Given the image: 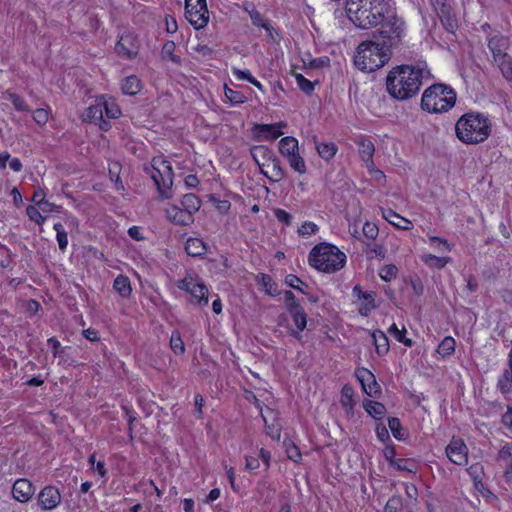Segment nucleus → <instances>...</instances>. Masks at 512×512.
<instances>
[{"mask_svg": "<svg viewBox=\"0 0 512 512\" xmlns=\"http://www.w3.org/2000/svg\"><path fill=\"white\" fill-rule=\"evenodd\" d=\"M396 12L394 0H347L346 13L359 28L376 27Z\"/></svg>", "mask_w": 512, "mask_h": 512, "instance_id": "f257e3e1", "label": "nucleus"}, {"mask_svg": "<svg viewBox=\"0 0 512 512\" xmlns=\"http://www.w3.org/2000/svg\"><path fill=\"white\" fill-rule=\"evenodd\" d=\"M423 73V69L415 66L394 67L386 78L388 93L397 100L412 98L422 86Z\"/></svg>", "mask_w": 512, "mask_h": 512, "instance_id": "f03ea898", "label": "nucleus"}, {"mask_svg": "<svg viewBox=\"0 0 512 512\" xmlns=\"http://www.w3.org/2000/svg\"><path fill=\"white\" fill-rule=\"evenodd\" d=\"M492 131L491 122L487 116L479 112H469L462 115L455 124L457 138L469 145L484 142Z\"/></svg>", "mask_w": 512, "mask_h": 512, "instance_id": "7ed1b4c3", "label": "nucleus"}, {"mask_svg": "<svg viewBox=\"0 0 512 512\" xmlns=\"http://www.w3.org/2000/svg\"><path fill=\"white\" fill-rule=\"evenodd\" d=\"M391 56L378 41H365L358 46L354 63L362 71L373 72L384 66Z\"/></svg>", "mask_w": 512, "mask_h": 512, "instance_id": "20e7f679", "label": "nucleus"}, {"mask_svg": "<svg viewBox=\"0 0 512 512\" xmlns=\"http://www.w3.org/2000/svg\"><path fill=\"white\" fill-rule=\"evenodd\" d=\"M345 262L346 255L332 244L316 245L309 253L310 265L321 272H336L344 266Z\"/></svg>", "mask_w": 512, "mask_h": 512, "instance_id": "39448f33", "label": "nucleus"}, {"mask_svg": "<svg viewBox=\"0 0 512 512\" xmlns=\"http://www.w3.org/2000/svg\"><path fill=\"white\" fill-rule=\"evenodd\" d=\"M456 102V92L445 84H434L428 87L421 99V107L430 113H441L450 110Z\"/></svg>", "mask_w": 512, "mask_h": 512, "instance_id": "423d86ee", "label": "nucleus"}, {"mask_svg": "<svg viewBox=\"0 0 512 512\" xmlns=\"http://www.w3.org/2000/svg\"><path fill=\"white\" fill-rule=\"evenodd\" d=\"M378 41L385 51L397 49L406 36V25L404 20L397 15V11L379 24Z\"/></svg>", "mask_w": 512, "mask_h": 512, "instance_id": "0eeeda50", "label": "nucleus"}, {"mask_svg": "<svg viewBox=\"0 0 512 512\" xmlns=\"http://www.w3.org/2000/svg\"><path fill=\"white\" fill-rule=\"evenodd\" d=\"M510 45V39L503 35H495L488 40V48L492 53L493 62L507 80L512 79V57L508 53Z\"/></svg>", "mask_w": 512, "mask_h": 512, "instance_id": "6e6552de", "label": "nucleus"}, {"mask_svg": "<svg viewBox=\"0 0 512 512\" xmlns=\"http://www.w3.org/2000/svg\"><path fill=\"white\" fill-rule=\"evenodd\" d=\"M185 17L195 29L204 28L209 22L206 0H185Z\"/></svg>", "mask_w": 512, "mask_h": 512, "instance_id": "1a4fd4ad", "label": "nucleus"}, {"mask_svg": "<svg viewBox=\"0 0 512 512\" xmlns=\"http://www.w3.org/2000/svg\"><path fill=\"white\" fill-rule=\"evenodd\" d=\"M177 287L191 295V302L193 304L199 306H206L208 304V288L197 278L187 275L178 282Z\"/></svg>", "mask_w": 512, "mask_h": 512, "instance_id": "9d476101", "label": "nucleus"}, {"mask_svg": "<svg viewBox=\"0 0 512 512\" xmlns=\"http://www.w3.org/2000/svg\"><path fill=\"white\" fill-rule=\"evenodd\" d=\"M62 500L59 489L53 485L42 488L37 496V503L42 510L50 511L57 508Z\"/></svg>", "mask_w": 512, "mask_h": 512, "instance_id": "9b49d317", "label": "nucleus"}, {"mask_svg": "<svg viewBox=\"0 0 512 512\" xmlns=\"http://www.w3.org/2000/svg\"><path fill=\"white\" fill-rule=\"evenodd\" d=\"M446 455L456 465H465L468 459V448L460 438L453 437L446 447Z\"/></svg>", "mask_w": 512, "mask_h": 512, "instance_id": "f8f14e48", "label": "nucleus"}, {"mask_svg": "<svg viewBox=\"0 0 512 512\" xmlns=\"http://www.w3.org/2000/svg\"><path fill=\"white\" fill-rule=\"evenodd\" d=\"M116 52L126 58H134L139 52L137 37L132 33L122 35L116 44Z\"/></svg>", "mask_w": 512, "mask_h": 512, "instance_id": "ddd939ff", "label": "nucleus"}, {"mask_svg": "<svg viewBox=\"0 0 512 512\" xmlns=\"http://www.w3.org/2000/svg\"><path fill=\"white\" fill-rule=\"evenodd\" d=\"M355 374L362 385L363 391L367 395L374 397L380 393V386L371 371L366 368H359L356 370Z\"/></svg>", "mask_w": 512, "mask_h": 512, "instance_id": "4468645a", "label": "nucleus"}, {"mask_svg": "<svg viewBox=\"0 0 512 512\" xmlns=\"http://www.w3.org/2000/svg\"><path fill=\"white\" fill-rule=\"evenodd\" d=\"M285 126V122H278L274 124H255L253 131L257 138L275 140L283 134L281 129Z\"/></svg>", "mask_w": 512, "mask_h": 512, "instance_id": "2eb2a0df", "label": "nucleus"}, {"mask_svg": "<svg viewBox=\"0 0 512 512\" xmlns=\"http://www.w3.org/2000/svg\"><path fill=\"white\" fill-rule=\"evenodd\" d=\"M35 493V486L27 479H18L12 487L13 498L19 502H28Z\"/></svg>", "mask_w": 512, "mask_h": 512, "instance_id": "dca6fc26", "label": "nucleus"}, {"mask_svg": "<svg viewBox=\"0 0 512 512\" xmlns=\"http://www.w3.org/2000/svg\"><path fill=\"white\" fill-rule=\"evenodd\" d=\"M104 108L105 103L98 101L96 104L87 108L85 117L90 122L98 124L102 130L107 131L110 128V124L103 119Z\"/></svg>", "mask_w": 512, "mask_h": 512, "instance_id": "f3484780", "label": "nucleus"}, {"mask_svg": "<svg viewBox=\"0 0 512 512\" xmlns=\"http://www.w3.org/2000/svg\"><path fill=\"white\" fill-rule=\"evenodd\" d=\"M250 153L262 174L264 173L265 168L269 166V161L275 155L272 150L264 145L253 146L250 149Z\"/></svg>", "mask_w": 512, "mask_h": 512, "instance_id": "a211bd4d", "label": "nucleus"}, {"mask_svg": "<svg viewBox=\"0 0 512 512\" xmlns=\"http://www.w3.org/2000/svg\"><path fill=\"white\" fill-rule=\"evenodd\" d=\"M166 216L169 221L176 225L187 226L194 221L190 213H187L182 207L176 205H171L166 209Z\"/></svg>", "mask_w": 512, "mask_h": 512, "instance_id": "6ab92c4d", "label": "nucleus"}, {"mask_svg": "<svg viewBox=\"0 0 512 512\" xmlns=\"http://www.w3.org/2000/svg\"><path fill=\"white\" fill-rule=\"evenodd\" d=\"M358 152L361 157V159L364 161L365 166L368 169H374V161H373V155L375 152L374 144L366 139V138H360L358 140Z\"/></svg>", "mask_w": 512, "mask_h": 512, "instance_id": "aec40b11", "label": "nucleus"}, {"mask_svg": "<svg viewBox=\"0 0 512 512\" xmlns=\"http://www.w3.org/2000/svg\"><path fill=\"white\" fill-rule=\"evenodd\" d=\"M353 294L357 296L362 303L359 307V313L362 316H368L372 309L375 308V299L373 293L363 292L359 286L353 288Z\"/></svg>", "mask_w": 512, "mask_h": 512, "instance_id": "412c9836", "label": "nucleus"}, {"mask_svg": "<svg viewBox=\"0 0 512 512\" xmlns=\"http://www.w3.org/2000/svg\"><path fill=\"white\" fill-rule=\"evenodd\" d=\"M291 315L295 326L297 327V331H292L291 335L296 339L300 340V333L306 328L307 325V315L302 306H296L293 309L288 311Z\"/></svg>", "mask_w": 512, "mask_h": 512, "instance_id": "4be33fe9", "label": "nucleus"}, {"mask_svg": "<svg viewBox=\"0 0 512 512\" xmlns=\"http://www.w3.org/2000/svg\"><path fill=\"white\" fill-rule=\"evenodd\" d=\"M498 459L505 463L504 477L512 482V442L505 443L498 452Z\"/></svg>", "mask_w": 512, "mask_h": 512, "instance_id": "5701e85b", "label": "nucleus"}, {"mask_svg": "<svg viewBox=\"0 0 512 512\" xmlns=\"http://www.w3.org/2000/svg\"><path fill=\"white\" fill-rule=\"evenodd\" d=\"M263 175L273 182H279L285 177V171L275 155L269 161V166L265 168Z\"/></svg>", "mask_w": 512, "mask_h": 512, "instance_id": "b1692460", "label": "nucleus"}, {"mask_svg": "<svg viewBox=\"0 0 512 512\" xmlns=\"http://www.w3.org/2000/svg\"><path fill=\"white\" fill-rule=\"evenodd\" d=\"M185 250L189 256L201 257L206 254L207 246L200 238H189L186 241Z\"/></svg>", "mask_w": 512, "mask_h": 512, "instance_id": "393cba45", "label": "nucleus"}, {"mask_svg": "<svg viewBox=\"0 0 512 512\" xmlns=\"http://www.w3.org/2000/svg\"><path fill=\"white\" fill-rule=\"evenodd\" d=\"M148 172L150 173L151 178L154 181V184L156 185L157 189L159 190L160 196L162 198H166V199L170 198L171 195L168 192L169 189L164 188L163 175H162L161 171L159 170L158 164L154 163V160L152 161V166Z\"/></svg>", "mask_w": 512, "mask_h": 512, "instance_id": "a878e982", "label": "nucleus"}, {"mask_svg": "<svg viewBox=\"0 0 512 512\" xmlns=\"http://www.w3.org/2000/svg\"><path fill=\"white\" fill-rule=\"evenodd\" d=\"M382 215L390 224L399 229L408 230L411 228V222L392 209L383 210Z\"/></svg>", "mask_w": 512, "mask_h": 512, "instance_id": "bb28decb", "label": "nucleus"}, {"mask_svg": "<svg viewBox=\"0 0 512 512\" xmlns=\"http://www.w3.org/2000/svg\"><path fill=\"white\" fill-rule=\"evenodd\" d=\"M298 141L291 136L282 138L279 141V152L285 158L298 153Z\"/></svg>", "mask_w": 512, "mask_h": 512, "instance_id": "cd10ccee", "label": "nucleus"}, {"mask_svg": "<svg viewBox=\"0 0 512 512\" xmlns=\"http://www.w3.org/2000/svg\"><path fill=\"white\" fill-rule=\"evenodd\" d=\"M315 148L319 154V156L325 160L329 161L332 159L337 152V146L332 142H317L314 140Z\"/></svg>", "mask_w": 512, "mask_h": 512, "instance_id": "c85d7f7f", "label": "nucleus"}, {"mask_svg": "<svg viewBox=\"0 0 512 512\" xmlns=\"http://www.w3.org/2000/svg\"><path fill=\"white\" fill-rule=\"evenodd\" d=\"M372 339L378 355H385L389 351V341L386 334L381 330L372 333Z\"/></svg>", "mask_w": 512, "mask_h": 512, "instance_id": "c756f323", "label": "nucleus"}, {"mask_svg": "<svg viewBox=\"0 0 512 512\" xmlns=\"http://www.w3.org/2000/svg\"><path fill=\"white\" fill-rule=\"evenodd\" d=\"M182 208L193 217L201 206L200 199L193 193L185 194L181 200Z\"/></svg>", "mask_w": 512, "mask_h": 512, "instance_id": "7c9ffc66", "label": "nucleus"}, {"mask_svg": "<svg viewBox=\"0 0 512 512\" xmlns=\"http://www.w3.org/2000/svg\"><path fill=\"white\" fill-rule=\"evenodd\" d=\"M121 89L126 95H136L141 90V81L134 75L128 76L123 80Z\"/></svg>", "mask_w": 512, "mask_h": 512, "instance_id": "2f4dec72", "label": "nucleus"}, {"mask_svg": "<svg viewBox=\"0 0 512 512\" xmlns=\"http://www.w3.org/2000/svg\"><path fill=\"white\" fill-rule=\"evenodd\" d=\"M113 288L121 297L127 298L132 292L130 280L124 275H118L113 283Z\"/></svg>", "mask_w": 512, "mask_h": 512, "instance_id": "473e14b6", "label": "nucleus"}, {"mask_svg": "<svg viewBox=\"0 0 512 512\" xmlns=\"http://www.w3.org/2000/svg\"><path fill=\"white\" fill-rule=\"evenodd\" d=\"M154 163L158 164L164 178V188L170 189L173 184V171L170 163L162 159H155Z\"/></svg>", "mask_w": 512, "mask_h": 512, "instance_id": "72a5a7b5", "label": "nucleus"}, {"mask_svg": "<svg viewBox=\"0 0 512 512\" xmlns=\"http://www.w3.org/2000/svg\"><path fill=\"white\" fill-rule=\"evenodd\" d=\"M421 259L428 267L436 269H442L451 261L450 257H438L433 254H424Z\"/></svg>", "mask_w": 512, "mask_h": 512, "instance_id": "f704fd0d", "label": "nucleus"}, {"mask_svg": "<svg viewBox=\"0 0 512 512\" xmlns=\"http://www.w3.org/2000/svg\"><path fill=\"white\" fill-rule=\"evenodd\" d=\"M363 407L366 412L375 419H381L386 412V408L382 403L372 400L364 402Z\"/></svg>", "mask_w": 512, "mask_h": 512, "instance_id": "c9c22d12", "label": "nucleus"}, {"mask_svg": "<svg viewBox=\"0 0 512 512\" xmlns=\"http://www.w3.org/2000/svg\"><path fill=\"white\" fill-rule=\"evenodd\" d=\"M353 393V389L349 385H344L341 390L340 403L348 414L352 412L354 406Z\"/></svg>", "mask_w": 512, "mask_h": 512, "instance_id": "e433bc0d", "label": "nucleus"}, {"mask_svg": "<svg viewBox=\"0 0 512 512\" xmlns=\"http://www.w3.org/2000/svg\"><path fill=\"white\" fill-rule=\"evenodd\" d=\"M456 342L454 338L447 336L438 345L437 353L443 358L450 356L455 351Z\"/></svg>", "mask_w": 512, "mask_h": 512, "instance_id": "4c0bfd02", "label": "nucleus"}, {"mask_svg": "<svg viewBox=\"0 0 512 512\" xmlns=\"http://www.w3.org/2000/svg\"><path fill=\"white\" fill-rule=\"evenodd\" d=\"M499 390L503 394L512 393V369H506L498 380Z\"/></svg>", "mask_w": 512, "mask_h": 512, "instance_id": "58836bf2", "label": "nucleus"}, {"mask_svg": "<svg viewBox=\"0 0 512 512\" xmlns=\"http://www.w3.org/2000/svg\"><path fill=\"white\" fill-rule=\"evenodd\" d=\"M176 45L173 41H167L164 43L161 56L163 59H169L173 63L180 64V57L174 54Z\"/></svg>", "mask_w": 512, "mask_h": 512, "instance_id": "ea45409f", "label": "nucleus"}, {"mask_svg": "<svg viewBox=\"0 0 512 512\" xmlns=\"http://www.w3.org/2000/svg\"><path fill=\"white\" fill-rule=\"evenodd\" d=\"M290 167L299 174H304L307 171L305 161L299 153L287 157Z\"/></svg>", "mask_w": 512, "mask_h": 512, "instance_id": "a19ab883", "label": "nucleus"}, {"mask_svg": "<svg viewBox=\"0 0 512 512\" xmlns=\"http://www.w3.org/2000/svg\"><path fill=\"white\" fill-rule=\"evenodd\" d=\"M283 445L285 447L287 457L290 460H292L296 463L301 461V458H302L301 452H300L299 448L290 439H285L283 441Z\"/></svg>", "mask_w": 512, "mask_h": 512, "instance_id": "79ce46f5", "label": "nucleus"}, {"mask_svg": "<svg viewBox=\"0 0 512 512\" xmlns=\"http://www.w3.org/2000/svg\"><path fill=\"white\" fill-rule=\"evenodd\" d=\"M388 332L398 341L403 343L407 347L412 346V340L405 337L406 329L403 327L402 330H400L395 323H393L389 329Z\"/></svg>", "mask_w": 512, "mask_h": 512, "instance_id": "37998d69", "label": "nucleus"}, {"mask_svg": "<svg viewBox=\"0 0 512 512\" xmlns=\"http://www.w3.org/2000/svg\"><path fill=\"white\" fill-rule=\"evenodd\" d=\"M170 348L176 355H182L185 352L184 342L178 331H174L170 337Z\"/></svg>", "mask_w": 512, "mask_h": 512, "instance_id": "c03bdc74", "label": "nucleus"}, {"mask_svg": "<svg viewBox=\"0 0 512 512\" xmlns=\"http://www.w3.org/2000/svg\"><path fill=\"white\" fill-rule=\"evenodd\" d=\"M53 228L56 231V239L59 245V249L64 252L68 246L67 232L64 230V227L61 223L54 224Z\"/></svg>", "mask_w": 512, "mask_h": 512, "instance_id": "a18cd8bd", "label": "nucleus"}, {"mask_svg": "<svg viewBox=\"0 0 512 512\" xmlns=\"http://www.w3.org/2000/svg\"><path fill=\"white\" fill-rule=\"evenodd\" d=\"M260 283L262 287L265 289L266 293L269 294L270 296H275L278 294L277 285L272 280L271 276L267 274H261Z\"/></svg>", "mask_w": 512, "mask_h": 512, "instance_id": "49530a36", "label": "nucleus"}, {"mask_svg": "<svg viewBox=\"0 0 512 512\" xmlns=\"http://www.w3.org/2000/svg\"><path fill=\"white\" fill-rule=\"evenodd\" d=\"M439 17L443 25L447 28L449 31H453L456 26L457 22L456 20L450 16L448 10L443 6L439 12Z\"/></svg>", "mask_w": 512, "mask_h": 512, "instance_id": "de8ad7c7", "label": "nucleus"}, {"mask_svg": "<svg viewBox=\"0 0 512 512\" xmlns=\"http://www.w3.org/2000/svg\"><path fill=\"white\" fill-rule=\"evenodd\" d=\"M429 243L439 252H449L452 249L451 245L447 242V240L442 239L440 237L430 236Z\"/></svg>", "mask_w": 512, "mask_h": 512, "instance_id": "09e8293b", "label": "nucleus"}, {"mask_svg": "<svg viewBox=\"0 0 512 512\" xmlns=\"http://www.w3.org/2000/svg\"><path fill=\"white\" fill-rule=\"evenodd\" d=\"M397 267L395 265H385L380 269L379 276L384 281H391L397 275Z\"/></svg>", "mask_w": 512, "mask_h": 512, "instance_id": "8fccbe9b", "label": "nucleus"}, {"mask_svg": "<svg viewBox=\"0 0 512 512\" xmlns=\"http://www.w3.org/2000/svg\"><path fill=\"white\" fill-rule=\"evenodd\" d=\"M225 96L232 104L244 103L246 99L241 92L235 91L227 86H225Z\"/></svg>", "mask_w": 512, "mask_h": 512, "instance_id": "3c124183", "label": "nucleus"}, {"mask_svg": "<svg viewBox=\"0 0 512 512\" xmlns=\"http://www.w3.org/2000/svg\"><path fill=\"white\" fill-rule=\"evenodd\" d=\"M299 88L306 94H311L314 90V84L306 79L302 74L295 75Z\"/></svg>", "mask_w": 512, "mask_h": 512, "instance_id": "603ef678", "label": "nucleus"}, {"mask_svg": "<svg viewBox=\"0 0 512 512\" xmlns=\"http://www.w3.org/2000/svg\"><path fill=\"white\" fill-rule=\"evenodd\" d=\"M8 99L12 102V104L14 105L16 110L22 111V112L29 111L28 105L25 103L24 99L22 97H20L19 95L10 93L8 95Z\"/></svg>", "mask_w": 512, "mask_h": 512, "instance_id": "864d4df0", "label": "nucleus"}, {"mask_svg": "<svg viewBox=\"0 0 512 512\" xmlns=\"http://www.w3.org/2000/svg\"><path fill=\"white\" fill-rule=\"evenodd\" d=\"M388 426L393 434V436L398 439V440H401L403 439V434L401 433V430H402V426H401V423H400V420L398 418H390L388 420Z\"/></svg>", "mask_w": 512, "mask_h": 512, "instance_id": "5fc2aeb1", "label": "nucleus"}, {"mask_svg": "<svg viewBox=\"0 0 512 512\" xmlns=\"http://www.w3.org/2000/svg\"><path fill=\"white\" fill-rule=\"evenodd\" d=\"M105 103L104 113L109 119L118 118L121 114L120 109L114 102L103 101Z\"/></svg>", "mask_w": 512, "mask_h": 512, "instance_id": "6e6d98bb", "label": "nucleus"}, {"mask_svg": "<svg viewBox=\"0 0 512 512\" xmlns=\"http://www.w3.org/2000/svg\"><path fill=\"white\" fill-rule=\"evenodd\" d=\"M285 283L288 286H290L294 289H297L301 292H304L303 287H307V284H305L300 278H298L296 275H293V274H289L286 276Z\"/></svg>", "mask_w": 512, "mask_h": 512, "instance_id": "4d7b16f0", "label": "nucleus"}, {"mask_svg": "<svg viewBox=\"0 0 512 512\" xmlns=\"http://www.w3.org/2000/svg\"><path fill=\"white\" fill-rule=\"evenodd\" d=\"M26 213L29 219L37 224H43L46 219L34 206H28L26 209Z\"/></svg>", "mask_w": 512, "mask_h": 512, "instance_id": "13d9d810", "label": "nucleus"}, {"mask_svg": "<svg viewBox=\"0 0 512 512\" xmlns=\"http://www.w3.org/2000/svg\"><path fill=\"white\" fill-rule=\"evenodd\" d=\"M363 234L366 238L374 240L377 238L379 229L374 223L366 222L363 225Z\"/></svg>", "mask_w": 512, "mask_h": 512, "instance_id": "bf43d9fd", "label": "nucleus"}, {"mask_svg": "<svg viewBox=\"0 0 512 512\" xmlns=\"http://www.w3.org/2000/svg\"><path fill=\"white\" fill-rule=\"evenodd\" d=\"M402 501L399 497L390 498L384 508V512H400Z\"/></svg>", "mask_w": 512, "mask_h": 512, "instance_id": "052dcab7", "label": "nucleus"}, {"mask_svg": "<svg viewBox=\"0 0 512 512\" xmlns=\"http://www.w3.org/2000/svg\"><path fill=\"white\" fill-rule=\"evenodd\" d=\"M467 472L473 482L477 481L478 479H482L483 466L479 463L473 464L467 469Z\"/></svg>", "mask_w": 512, "mask_h": 512, "instance_id": "680f3d73", "label": "nucleus"}, {"mask_svg": "<svg viewBox=\"0 0 512 512\" xmlns=\"http://www.w3.org/2000/svg\"><path fill=\"white\" fill-rule=\"evenodd\" d=\"M48 118H49L48 111L43 108H39L33 112V119L39 125L46 124L48 121Z\"/></svg>", "mask_w": 512, "mask_h": 512, "instance_id": "e2e57ef3", "label": "nucleus"}, {"mask_svg": "<svg viewBox=\"0 0 512 512\" xmlns=\"http://www.w3.org/2000/svg\"><path fill=\"white\" fill-rule=\"evenodd\" d=\"M318 230V227L313 222H305L298 230L299 234L302 236H309Z\"/></svg>", "mask_w": 512, "mask_h": 512, "instance_id": "0e129e2a", "label": "nucleus"}, {"mask_svg": "<svg viewBox=\"0 0 512 512\" xmlns=\"http://www.w3.org/2000/svg\"><path fill=\"white\" fill-rule=\"evenodd\" d=\"M284 301H285V306H286L288 311L293 309L296 306H301L296 301L294 293L292 291H290V290L285 291V293H284Z\"/></svg>", "mask_w": 512, "mask_h": 512, "instance_id": "69168bd1", "label": "nucleus"}, {"mask_svg": "<svg viewBox=\"0 0 512 512\" xmlns=\"http://www.w3.org/2000/svg\"><path fill=\"white\" fill-rule=\"evenodd\" d=\"M194 51L203 57H211L214 52L213 49L206 44H198L194 47Z\"/></svg>", "mask_w": 512, "mask_h": 512, "instance_id": "338daca9", "label": "nucleus"}, {"mask_svg": "<svg viewBox=\"0 0 512 512\" xmlns=\"http://www.w3.org/2000/svg\"><path fill=\"white\" fill-rule=\"evenodd\" d=\"M502 423L512 432V408L508 407L502 416Z\"/></svg>", "mask_w": 512, "mask_h": 512, "instance_id": "774afa93", "label": "nucleus"}]
</instances>
